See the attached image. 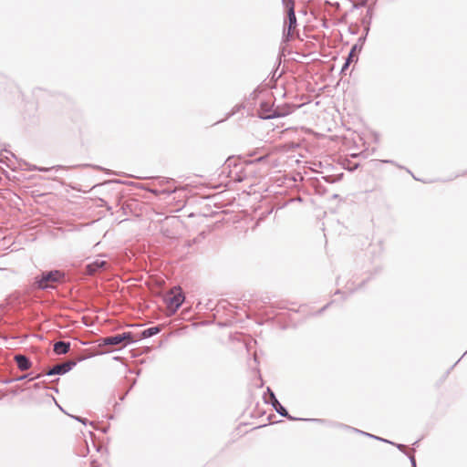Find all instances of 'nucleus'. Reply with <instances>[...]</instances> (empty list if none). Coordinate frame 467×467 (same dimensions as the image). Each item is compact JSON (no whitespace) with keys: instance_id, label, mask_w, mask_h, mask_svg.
Segmentation results:
<instances>
[{"instance_id":"nucleus-1","label":"nucleus","mask_w":467,"mask_h":467,"mask_svg":"<svg viewBox=\"0 0 467 467\" xmlns=\"http://www.w3.org/2000/svg\"><path fill=\"white\" fill-rule=\"evenodd\" d=\"M305 420L315 421V422H318V423H322V424L327 423V421L325 420H322V419H305ZM327 424L330 425V426H333V427H337V428L342 429V430H347V431H353V432L360 433L362 435L368 436V437L375 439V440H379L380 441H384V442H388V443H390V444H394L392 441H389L388 440L382 439V438L375 436L373 434L365 432L363 431H359V430H358L356 428L350 427V426L343 424V423L327 422Z\"/></svg>"},{"instance_id":"nucleus-2","label":"nucleus","mask_w":467,"mask_h":467,"mask_svg":"<svg viewBox=\"0 0 467 467\" xmlns=\"http://www.w3.org/2000/svg\"><path fill=\"white\" fill-rule=\"evenodd\" d=\"M63 277L60 271L55 270L50 272H44L40 276L36 277V284L40 289H47L49 287V282H58Z\"/></svg>"},{"instance_id":"nucleus-3","label":"nucleus","mask_w":467,"mask_h":467,"mask_svg":"<svg viewBox=\"0 0 467 467\" xmlns=\"http://www.w3.org/2000/svg\"><path fill=\"white\" fill-rule=\"evenodd\" d=\"M283 5L287 8V19H288V26L287 29L284 30V37L285 40H288L292 35V31L295 29L296 26V17L295 14V5L294 3H290V5L286 4V0H282Z\"/></svg>"},{"instance_id":"nucleus-4","label":"nucleus","mask_w":467,"mask_h":467,"mask_svg":"<svg viewBox=\"0 0 467 467\" xmlns=\"http://www.w3.org/2000/svg\"><path fill=\"white\" fill-rule=\"evenodd\" d=\"M171 296L167 298L168 306L175 312L183 303L184 296L180 287H173L171 291Z\"/></svg>"},{"instance_id":"nucleus-5","label":"nucleus","mask_w":467,"mask_h":467,"mask_svg":"<svg viewBox=\"0 0 467 467\" xmlns=\"http://www.w3.org/2000/svg\"><path fill=\"white\" fill-rule=\"evenodd\" d=\"M76 365L77 362L74 360H68L61 364H57L46 373V376L64 375L69 372Z\"/></svg>"},{"instance_id":"nucleus-6","label":"nucleus","mask_w":467,"mask_h":467,"mask_svg":"<svg viewBox=\"0 0 467 467\" xmlns=\"http://www.w3.org/2000/svg\"><path fill=\"white\" fill-rule=\"evenodd\" d=\"M267 393H269V398H270V403L271 405L273 406V408L275 409V410L281 416L283 417H285L291 420H296V418L290 416L286 410V409L285 407H283L280 402L278 401V400L276 399L275 393L271 390L270 388H267L266 389Z\"/></svg>"},{"instance_id":"nucleus-7","label":"nucleus","mask_w":467,"mask_h":467,"mask_svg":"<svg viewBox=\"0 0 467 467\" xmlns=\"http://www.w3.org/2000/svg\"><path fill=\"white\" fill-rule=\"evenodd\" d=\"M106 261L103 260L102 258H96L94 261L86 265L87 273L88 275H93L99 269L103 268L106 265Z\"/></svg>"},{"instance_id":"nucleus-8","label":"nucleus","mask_w":467,"mask_h":467,"mask_svg":"<svg viewBox=\"0 0 467 467\" xmlns=\"http://www.w3.org/2000/svg\"><path fill=\"white\" fill-rule=\"evenodd\" d=\"M15 360L20 370H26L31 367V362L25 355H16Z\"/></svg>"},{"instance_id":"nucleus-9","label":"nucleus","mask_w":467,"mask_h":467,"mask_svg":"<svg viewBox=\"0 0 467 467\" xmlns=\"http://www.w3.org/2000/svg\"><path fill=\"white\" fill-rule=\"evenodd\" d=\"M54 352L57 355L67 354L70 349V343L65 341H57L54 344Z\"/></svg>"},{"instance_id":"nucleus-10","label":"nucleus","mask_w":467,"mask_h":467,"mask_svg":"<svg viewBox=\"0 0 467 467\" xmlns=\"http://www.w3.org/2000/svg\"><path fill=\"white\" fill-rule=\"evenodd\" d=\"M121 343V339L118 335L107 337L101 339L99 346H116Z\"/></svg>"},{"instance_id":"nucleus-11","label":"nucleus","mask_w":467,"mask_h":467,"mask_svg":"<svg viewBox=\"0 0 467 467\" xmlns=\"http://www.w3.org/2000/svg\"><path fill=\"white\" fill-rule=\"evenodd\" d=\"M161 331V327L156 326L152 327H149L141 332V337L142 338H148L156 334H158Z\"/></svg>"},{"instance_id":"nucleus-12","label":"nucleus","mask_w":467,"mask_h":467,"mask_svg":"<svg viewBox=\"0 0 467 467\" xmlns=\"http://www.w3.org/2000/svg\"><path fill=\"white\" fill-rule=\"evenodd\" d=\"M119 337L121 339V343L125 340H128L129 342H131V343L136 342V340L133 339V335L131 332H124V333L119 334Z\"/></svg>"},{"instance_id":"nucleus-13","label":"nucleus","mask_w":467,"mask_h":467,"mask_svg":"<svg viewBox=\"0 0 467 467\" xmlns=\"http://www.w3.org/2000/svg\"><path fill=\"white\" fill-rule=\"evenodd\" d=\"M27 170L28 171H49L48 168L37 167L36 165H29Z\"/></svg>"},{"instance_id":"nucleus-14","label":"nucleus","mask_w":467,"mask_h":467,"mask_svg":"<svg viewBox=\"0 0 467 467\" xmlns=\"http://www.w3.org/2000/svg\"><path fill=\"white\" fill-rule=\"evenodd\" d=\"M367 16H368V19L367 20V18H364L363 19V24H368V26L369 23H370V19L372 17V11H371V9L368 10ZM367 30H368V26L367 27Z\"/></svg>"},{"instance_id":"nucleus-15","label":"nucleus","mask_w":467,"mask_h":467,"mask_svg":"<svg viewBox=\"0 0 467 467\" xmlns=\"http://www.w3.org/2000/svg\"><path fill=\"white\" fill-rule=\"evenodd\" d=\"M73 419H75L76 420L83 423V424H87V420L84 419V418H81V417H78V416H73Z\"/></svg>"},{"instance_id":"nucleus-16","label":"nucleus","mask_w":467,"mask_h":467,"mask_svg":"<svg viewBox=\"0 0 467 467\" xmlns=\"http://www.w3.org/2000/svg\"><path fill=\"white\" fill-rule=\"evenodd\" d=\"M276 117H278V115H276L275 112H274L272 114H269V115H266V116H263L262 118L265 119H274V118H276Z\"/></svg>"},{"instance_id":"nucleus-17","label":"nucleus","mask_w":467,"mask_h":467,"mask_svg":"<svg viewBox=\"0 0 467 467\" xmlns=\"http://www.w3.org/2000/svg\"><path fill=\"white\" fill-rule=\"evenodd\" d=\"M410 461L412 467H416V461H415L414 456H410Z\"/></svg>"},{"instance_id":"nucleus-18","label":"nucleus","mask_w":467,"mask_h":467,"mask_svg":"<svg viewBox=\"0 0 467 467\" xmlns=\"http://www.w3.org/2000/svg\"><path fill=\"white\" fill-rule=\"evenodd\" d=\"M396 446L401 451H403L406 448L405 445H403V444H396Z\"/></svg>"},{"instance_id":"nucleus-19","label":"nucleus","mask_w":467,"mask_h":467,"mask_svg":"<svg viewBox=\"0 0 467 467\" xmlns=\"http://www.w3.org/2000/svg\"><path fill=\"white\" fill-rule=\"evenodd\" d=\"M349 66L348 61H346L344 66L342 67V71L345 70Z\"/></svg>"},{"instance_id":"nucleus-20","label":"nucleus","mask_w":467,"mask_h":467,"mask_svg":"<svg viewBox=\"0 0 467 467\" xmlns=\"http://www.w3.org/2000/svg\"><path fill=\"white\" fill-rule=\"evenodd\" d=\"M366 3V0H363L360 4H359V6H363ZM356 7H358V5H356Z\"/></svg>"},{"instance_id":"nucleus-21","label":"nucleus","mask_w":467,"mask_h":467,"mask_svg":"<svg viewBox=\"0 0 467 467\" xmlns=\"http://www.w3.org/2000/svg\"><path fill=\"white\" fill-rule=\"evenodd\" d=\"M356 48H357V46H354V47H352V49H351V53L356 52Z\"/></svg>"},{"instance_id":"nucleus-22","label":"nucleus","mask_w":467,"mask_h":467,"mask_svg":"<svg viewBox=\"0 0 467 467\" xmlns=\"http://www.w3.org/2000/svg\"><path fill=\"white\" fill-rule=\"evenodd\" d=\"M290 3H294V0H286V4L290 5Z\"/></svg>"},{"instance_id":"nucleus-23","label":"nucleus","mask_w":467,"mask_h":467,"mask_svg":"<svg viewBox=\"0 0 467 467\" xmlns=\"http://www.w3.org/2000/svg\"><path fill=\"white\" fill-rule=\"evenodd\" d=\"M353 54L354 53H351V51H350L349 54H348V57L352 58L353 57Z\"/></svg>"},{"instance_id":"nucleus-24","label":"nucleus","mask_w":467,"mask_h":467,"mask_svg":"<svg viewBox=\"0 0 467 467\" xmlns=\"http://www.w3.org/2000/svg\"><path fill=\"white\" fill-rule=\"evenodd\" d=\"M351 59H352L351 57H348L346 61H348V63H350Z\"/></svg>"},{"instance_id":"nucleus-25","label":"nucleus","mask_w":467,"mask_h":467,"mask_svg":"<svg viewBox=\"0 0 467 467\" xmlns=\"http://www.w3.org/2000/svg\"><path fill=\"white\" fill-rule=\"evenodd\" d=\"M42 375L38 374L37 376H36L34 379H39Z\"/></svg>"}]
</instances>
